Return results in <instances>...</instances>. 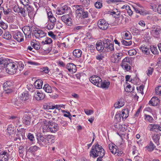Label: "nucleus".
Returning a JSON list of instances; mask_svg holds the SVG:
<instances>
[{
    "label": "nucleus",
    "instance_id": "1",
    "mask_svg": "<svg viewBox=\"0 0 161 161\" xmlns=\"http://www.w3.org/2000/svg\"><path fill=\"white\" fill-rule=\"evenodd\" d=\"M105 151L102 146L98 143L92 146L90 152V155L93 158H96L98 156H104Z\"/></svg>",
    "mask_w": 161,
    "mask_h": 161
},
{
    "label": "nucleus",
    "instance_id": "2",
    "mask_svg": "<svg viewBox=\"0 0 161 161\" xmlns=\"http://www.w3.org/2000/svg\"><path fill=\"white\" fill-rule=\"evenodd\" d=\"M43 131L45 132L55 133L59 129L58 125L51 122L44 123L42 126Z\"/></svg>",
    "mask_w": 161,
    "mask_h": 161
},
{
    "label": "nucleus",
    "instance_id": "3",
    "mask_svg": "<svg viewBox=\"0 0 161 161\" xmlns=\"http://www.w3.org/2000/svg\"><path fill=\"white\" fill-rule=\"evenodd\" d=\"M18 62H12L8 63L6 67V70L9 74L13 75L18 70Z\"/></svg>",
    "mask_w": 161,
    "mask_h": 161
},
{
    "label": "nucleus",
    "instance_id": "4",
    "mask_svg": "<svg viewBox=\"0 0 161 161\" xmlns=\"http://www.w3.org/2000/svg\"><path fill=\"white\" fill-rule=\"evenodd\" d=\"M12 35L14 39L18 42L24 41V35L20 31L16 30L12 31Z\"/></svg>",
    "mask_w": 161,
    "mask_h": 161
},
{
    "label": "nucleus",
    "instance_id": "5",
    "mask_svg": "<svg viewBox=\"0 0 161 161\" xmlns=\"http://www.w3.org/2000/svg\"><path fill=\"white\" fill-rule=\"evenodd\" d=\"M103 42L104 48L107 49V50L108 51L114 50V44L112 43L110 40L104 39L103 40Z\"/></svg>",
    "mask_w": 161,
    "mask_h": 161
},
{
    "label": "nucleus",
    "instance_id": "6",
    "mask_svg": "<svg viewBox=\"0 0 161 161\" xmlns=\"http://www.w3.org/2000/svg\"><path fill=\"white\" fill-rule=\"evenodd\" d=\"M98 27L102 30H105L107 29L109 27L108 22L104 19H101L97 22Z\"/></svg>",
    "mask_w": 161,
    "mask_h": 161
},
{
    "label": "nucleus",
    "instance_id": "7",
    "mask_svg": "<svg viewBox=\"0 0 161 161\" xmlns=\"http://www.w3.org/2000/svg\"><path fill=\"white\" fill-rule=\"evenodd\" d=\"M89 80L91 83L98 87H99L101 82L102 81V79L96 75L91 77Z\"/></svg>",
    "mask_w": 161,
    "mask_h": 161
},
{
    "label": "nucleus",
    "instance_id": "8",
    "mask_svg": "<svg viewBox=\"0 0 161 161\" xmlns=\"http://www.w3.org/2000/svg\"><path fill=\"white\" fill-rule=\"evenodd\" d=\"M62 20L67 25L70 26L72 24V19L70 15L65 14L61 17Z\"/></svg>",
    "mask_w": 161,
    "mask_h": 161
},
{
    "label": "nucleus",
    "instance_id": "9",
    "mask_svg": "<svg viewBox=\"0 0 161 161\" xmlns=\"http://www.w3.org/2000/svg\"><path fill=\"white\" fill-rule=\"evenodd\" d=\"M123 56V53L121 52L113 54L111 57L112 62L114 63H118L122 58Z\"/></svg>",
    "mask_w": 161,
    "mask_h": 161
},
{
    "label": "nucleus",
    "instance_id": "10",
    "mask_svg": "<svg viewBox=\"0 0 161 161\" xmlns=\"http://www.w3.org/2000/svg\"><path fill=\"white\" fill-rule=\"evenodd\" d=\"M46 33L42 30H35L34 33V35L36 38L40 39L46 36Z\"/></svg>",
    "mask_w": 161,
    "mask_h": 161
},
{
    "label": "nucleus",
    "instance_id": "11",
    "mask_svg": "<svg viewBox=\"0 0 161 161\" xmlns=\"http://www.w3.org/2000/svg\"><path fill=\"white\" fill-rule=\"evenodd\" d=\"M161 31V29L159 26L157 25L154 26L152 28L150 32L151 34L154 37L160 34Z\"/></svg>",
    "mask_w": 161,
    "mask_h": 161
},
{
    "label": "nucleus",
    "instance_id": "12",
    "mask_svg": "<svg viewBox=\"0 0 161 161\" xmlns=\"http://www.w3.org/2000/svg\"><path fill=\"white\" fill-rule=\"evenodd\" d=\"M77 17L81 19H84L88 17V13L87 12H85L83 9L81 10H78L77 11Z\"/></svg>",
    "mask_w": 161,
    "mask_h": 161
},
{
    "label": "nucleus",
    "instance_id": "13",
    "mask_svg": "<svg viewBox=\"0 0 161 161\" xmlns=\"http://www.w3.org/2000/svg\"><path fill=\"white\" fill-rule=\"evenodd\" d=\"M34 97L36 100L40 101L43 100L45 97V95L41 92L36 91L34 94Z\"/></svg>",
    "mask_w": 161,
    "mask_h": 161
},
{
    "label": "nucleus",
    "instance_id": "14",
    "mask_svg": "<svg viewBox=\"0 0 161 161\" xmlns=\"http://www.w3.org/2000/svg\"><path fill=\"white\" fill-rule=\"evenodd\" d=\"M66 68L72 74L75 73L77 70L76 66L72 63L67 64L66 65Z\"/></svg>",
    "mask_w": 161,
    "mask_h": 161
},
{
    "label": "nucleus",
    "instance_id": "15",
    "mask_svg": "<svg viewBox=\"0 0 161 161\" xmlns=\"http://www.w3.org/2000/svg\"><path fill=\"white\" fill-rule=\"evenodd\" d=\"M31 117L28 113L25 114L23 118V122L24 124L29 125L31 123Z\"/></svg>",
    "mask_w": 161,
    "mask_h": 161
},
{
    "label": "nucleus",
    "instance_id": "16",
    "mask_svg": "<svg viewBox=\"0 0 161 161\" xmlns=\"http://www.w3.org/2000/svg\"><path fill=\"white\" fill-rule=\"evenodd\" d=\"M12 83L11 81H7L3 84V87L5 91L9 90V91L6 92V93H8L12 92L11 90H10L11 87L12 86Z\"/></svg>",
    "mask_w": 161,
    "mask_h": 161
},
{
    "label": "nucleus",
    "instance_id": "17",
    "mask_svg": "<svg viewBox=\"0 0 161 161\" xmlns=\"http://www.w3.org/2000/svg\"><path fill=\"white\" fill-rule=\"evenodd\" d=\"M25 7L26 8L28 12V16L30 18H32L33 17V15L35 14L34 8L33 7L28 5L25 6Z\"/></svg>",
    "mask_w": 161,
    "mask_h": 161
},
{
    "label": "nucleus",
    "instance_id": "18",
    "mask_svg": "<svg viewBox=\"0 0 161 161\" xmlns=\"http://www.w3.org/2000/svg\"><path fill=\"white\" fill-rule=\"evenodd\" d=\"M8 153L5 151L2 152L0 154V161H8Z\"/></svg>",
    "mask_w": 161,
    "mask_h": 161
},
{
    "label": "nucleus",
    "instance_id": "19",
    "mask_svg": "<svg viewBox=\"0 0 161 161\" xmlns=\"http://www.w3.org/2000/svg\"><path fill=\"white\" fill-rule=\"evenodd\" d=\"M108 147L111 153L113 154H115L118 152L119 150L117 146L112 143L109 144L108 145Z\"/></svg>",
    "mask_w": 161,
    "mask_h": 161
},
{
    "label": "nucleus",
    "instance_id": "20",
    "mask_svg": "<svg viewBox=\"0 0 161 161\" xmlns=\"http://www.w3.org/2000/svg\"><path fill=\"white\" fill-rule=\"evenodd\" d=\"M129 111L128 108L123 109L121 111V117L123 120H125L129 115Z\"/></svg>",
    "mask_w": 161,
    "mask_h": 161
},
{
    "label": "nucleus",
    "instance_id": "21",
    "mask_svg": "<svg viewBox=\"0 0 161 161\" xmlns=\"http://www.w3.org/2000/svg\"><path fill=\"white\" fill-rule=\"evenodd\" d=\"M159 103V100L157 97H153L149 102V104L153 106H156Z\"/></svg>",
    "mask_w": 161,
    "mask_h": 161
},
{
    "label": "nucleus",
    "instance_id": "22",
    "mask_svg": "<svg viewBox=\"0 0 161 161\" xmlns=\"http://www.w3.org/2000/svg\"><path fill=\"white\" fill-rule=\"evenodd\" d=\"M159 125L157 124H149L147 127V129L150 131H154L156 130H158Z\"/></svg>",
    "mask_w": 161,
    "mask_h": 161
},
{
    "label": "nucleus",
    "instance_id": "23",
    "mask_svg": "<svg viewBox=\"0 0 161 161\" xmlns=\"http://www.w3.org/2000/svg\"><path fill=\"white\" fill-rule=\"evenodd\" d=\"M110 84V82L108 81L105 80L101 82L98 87L103 89H107L109 87Z\"/></svg>",
    "mask_w": 161,
    "mask_h": 161
},
{
    "label": "nucleus",
    "instance_id": "24",
    "mask_svg": "<svg viewBox=\"0 0 161 161\" xmlns=\"http://www.w3.org/2000/svg\"><path fill=\"white\" fill-rule=\"evenodd\" d=\"M43 82L41 80H37L34 82V85L36 88L41 89L42 87Z\"/></svg>",
    "mask_w": 161,
    "mask_h": 161
},
{
    "label": "nucleus",
    "instance_id": "25",
    "mask_svg": "<svg viewBox=\"0 0 161 161\" xmlns=\"http://www.w3.org/2000/svg\"><path fill=\"white\" fill-rule=\"evenodd\" d=\"M96 47L97 50L100 52H102L104 48L101 41H97L96 43Z\"/></svg>",
    "mask_w": 161,
    "mask_h": 161
},
{
    "label": "nucleus",
    "instance_id": "26",
    "mask_svg": "<svg viewBox=\"0 0 161 161\" xmlns=\"http://www.w3.org/2000/svg\"><path fill=\"white\" fill-rule=\"evenodd\" d=\"M22 31L25 35H30L31 32V30L29 26H25L22 28Z\"/></svg>",
    "mask_w": 161,
    "mask_h": 161
},
{
    "label": "nucleus",
    "instance_id": "27",
    "mask_svg": "<svg viewBox=\"0 0 161 161\" xmlns=\"http://www.w3.org/2000/svg\"><path fill=\"white\" fill-rule=\"evenodd\" d=\"M46 140L47 144L48 143H52L54 142V136L52 135H47L46 136Z\"/></svg>",
    "mask_w": 161,
    "mask_h": 161
},
{
    "label": "nucleus",
    "instance_id": "28",
    "mask_svg": "<svg viewBox=\"0 0 161 161\" xmlns=\"http://www.w3.org/2000/svg\"><path fill=\"white\" fill-rule=\"evenodd\" d=\"M125 104L124 101L121 99L118 101L114 105V107L116 108H120L123 106Z\"/></svg>",
    "mask_w": 161,
    "mask_h": 161
},
{
    "label": "nucleus",
    "instance_id": "29",
    "mask_svg": "<svg viewBox=\"0 0 161 161\" xmlns=\"http://www.w3.org/2000/svg\"><path fill=\"white\" fill-rule=\"evenodd\" d=\"M29 95L27 92H23L20 95V98L22 101H25L29 99Z\"/></svg>",
    "mask_w": 161,
    "mask_h": 161
},
{
    "label": "nucleus",
    "instance_id": "30",
    "mask_svg": "<svg viewBox=\"0 0 161 161\" xmlns=\"http://www.w3.org/2000/svg\"><path fill=\"white\" fill-rule=\"evenodd\" d=\"M73 54L75 58L80 57L82 54V51L80 49H75L73 52Z\"/></svg>",
    "mask_w": 161,
    "mask_h": 161
},
{
    "label": "nucleus",
    "instance_id": "31",
    "mask_svg": "<svg viewBox=\"0 0 161 161\" xmlns=\"http://www.w3.org/2000/svg\"><path fill=\"white\" fill-rule=\"evenodd\" d=\"M160 138V136L158 134H155L153 136V140L157 145H158L159 144V140Z\"/></svg>",
    "mask_w": 161,
    "mask_h": 161
},
{
    "label": "nucleus",
    "instance_id": "32",
    "mask_svg": "<svg viewBox=\"0 0 161 161\" xmlns=\"http://www.w3.org/2000/svg\"><path fill=\"white\" fill-rule=\"evenodd\" d=\"M39 148L36 146H34L30 147L28 150V152L31 153H32L34 154L37 151Z\"/></svg>",
    "mask_w": 161,
    "mask_h": 161
},
{
    "label": "nucleus",
    "instance_id": "33",
    "mask_svg": "<svg viewBox=\"0 0 161 161\" xmlns=\"http://www.w3.org/2000/svg\"><path fill=\"white\" fill-rule=\"evenodd\" d=\"M31 45L32 47L36 50H38L40 48V45L39 43L38 42H36V41L31 42Z\"/></svg>",
    "mask_w": 161,
    "mask_h": 161
},
{
    "label": "nucleus",
    "instance_id": "34",
    "mask_svg": "<svg viewBox=\"0 0 161 161\" xmlns=\"http://www.w3.org/2000/svg\"><path fill=\"white\" fill-rule=\"evenodd\" d=\"M43 89L45 92L47 93H51L52 92V87L48 84L44 85L43 87Z\"/></svg>",
    "mask_w": 161,
    "mask_h": 161
},
{
    "label": "nucleus",
    "instance_id": "35",
    "mask_svg": "<svg viewBox=\"0 0 161 161\" xmlns=\"http://www.w3.org/2000/svg\"><path fill=\"white\" fill-rule=\"evenodd\" d=\"M12 102L15 106L19 107H21L22 106V102L21 101L20 99L19 98L17 99V98L13 99L12 100Z\"/></svg>",
    "mask_w": 161,
    "mask_h": 161
},
{
    "label": "nucleus",
    "instance_id": "36",
    "mask_svg": "<svg viewBox=\"0 0 161 161\" xmlns=\"http://www.w3.org/2000/svg\"><path fill=\"white\" fill-rule=\"evenodd\" d=\"M144 116V119L146 121L150 123H152L154 121L153 118L150 115L145 114Z\"/></svg>",
    "mask_w": 161,
    "mask_h": 161
},
{
    "label": "nucleus",
    "instance_id": "37",
    "mask_svg": "<svg viewBox=\"0 0 161 161\" xmlns=\"http://www.w3.org/2000/svg\"><path fill=\"white\" fill-rule=\"evenodd\" d=\"M56 23L48 21V24L45 27L48 30H52L54 28Z\"/></svg>",
    "mask_w": 161,
    "mask_h": 161
},
{
    "label": "nucleus",
    "instance_id": "38",
    "mask_svg": "<svg viewBox=\"0 0 161 161\" xmlns=\"http://www.w3.org/2000/svg\"><path fill=\"white\" fill-rule=\"evenodd\" d=\"M3 38L7 40H9L12 38L10 33L8 31L5 32L3 35Z\"/></svg>",
    "mask_w": 161,
    "mask_h": 161
},
{
    "label": "nucleus",
    "instance_id": "39",
    "mask_svg": "<svg viewBox=\"0 0 161 161\" xmlns=\"http://www.w3.org/2000/svg\"><path fill=\"white\" fill-rule=\"evenodd\" d=\"M80 1L83 7H86L90 4L89 0H80Z\"/></svg>",
    "mask_w": 161,
    "mask_h": 161
},
{
    "label": "nucleus",
    "instance_id": "40",
    "mask_svg": "<svg viewBox=\"0 0 161 161\" xmlns=\"http://www.w3.org/2000/svg\"><path fill=\"white\" fill-rule=\"evenodd\" d=\"M126 41L125 40H123L121 41V42L124 45L126 46H130L132 45V42L130 40H127Z\"/></svg>",
    "mask_w": 161,
    "mask_h": 161
},
{
    "label": "nucleus",
    "instance_id": "41",
    "mask_svg": "<svg viewBox=\"0 0 161 161\" xmlns=\"http://www.w3.org/2000/svg\"><path fill=\"white\" fill-rule=\"evenodd\" d=\"M18 13H20L21 14L23 17H25L27 15V12L25 10V9L21 7H20L19 8V10Z\"/></svg>",
    "mask_w": 161,
    "mask_h": 161
},
{
    "label": "nucleus",
    "instance_id": "42",
    "mask_svg": "<svg viewBox=\"0 0 161 161\" xmlns=\"http://www.w3.org/2000/svg\"><path fill=\"white\" fill-rule=\"evenodd\" d=\"M120 65L125 70L129 71L130 69V66L128 64H120Z\"/></svg>",
    "mask_w": 161,
    "mask_h": 161
},
{
    "label": "nucleus",
    "instance_id": "43",
    "mask_svg": "<svg viewBox=\"0 0 161 161\" xmlns=\"http://www.w3.org/2000/svg\"><path fill=\"white\" fill-rule=\"evenodd\" d=\"M52 42V40L51 38L47 37L44 41L42 42V44H49L51 43Z\"/></svg>",
    "mask_w": 161,
    "mask_h": 161
},
{
    "label": "nucleus",
    "instance_id": "44",
    "mask_svg": "<svg viewBox=\"0 0 161 161\" xmlns=\"http://www.w3.org/2000/svg\"><path fill=\"white\" fill-rule=\"evenodd\" d=\"M147 148L150 151H153L155 147V146L154 145L152 142H150L147 147Z\"/></svg>",
    "mask_w": 161,
    "mask_h": 161
},
{
    "label": "nucleus",
    "instance_id": "45",
    "mask_svg": "<svg viewBox=\"0 0 161 161\" xmlns=\"http://www.w3.org/2000/svg\"><path fill=\"white\" fill-rule=\"evenodd\" d=\"M83 28V26L80 25H75L73 28V31L74 32H78L81 30Z\"/></svg>",
    "mask_w": 161,
    "mask_h": 161
},
{
    "label": "nucleus",
    "instance_id": "46",
    "mask_svg": "<svg viewBox=\"0 0 161 161\" xmlns=\"http://www.w3.org/2000/svg\"><path fill=\"white\" fill-rule=\"evenodd\" d=\"M150 49L152 53L154 54H157L158 53V51L157 47L154 46L151 47Z\"/></svg>",
    "mask_w": 161,
    "mask_h": 161
},
{
    "label": "nucleus",
    "instance_id": "47",
    "mask_svg": "<svg viewBox=\"0 0 161 161\" xmlns=\"http://www.w3.org/2000/svg\"><path fill=\"white\" fill-rule=\"evenodd\" d=\"M154 68L153 67H149L148 68L147 70L146 71L147 75L149 76L152 75L153 72Z\"/></svg>",
    "mask_w": 161,
    "mask_h": 161
},
{
    "label": "nucleus",
    "instance_id": "48",
    "mask_svg": "<svg viewBox=\"0 0 161 161\" xmlns=\"http://www.w3.org/2000/svg\"><path fill=\"white\" fill-rule=\"evenodd\" d=\"M61 7L64 13H66L68 12H69L71 10L70 8L67 5H64Z\"/></svg>",
    "mask_w": 161,
    "mask_h": 161
},
{
    "label": "nucleus",
    "instance_id": "49",
    "mask_svg": "<svg viewBox=\"0 0 161 161\" xmlns=\"http://www.w3.org/2000/svg\"><path fill=\"white\" fill-rule=\"evenodd\" d=\"M120 113V112H117L115 115V118L117 120V122H119L121 120V115Z\"/></svg>",
    "mask_w": 161,
    "mask_h": 161
},
{
    "label": "nucleus",
    "instance_id": "50",
    "mask_svg": "<svg viewBox=\"0 0 161 161\" xmlns=\"http://www.w3.org/2000/svg\"><path fill=\"white\" fill-rule=\"evenodd\" d=\"M14 128L12 125H9L7 129V132L10 134L12 133L14 130Z\"/></svg>",
    "mask_w": 161,
    "mask_h": 161
},
{
    "label": "nucleus",
    "instance_id": "51",
    "mask_svg": "<svg viewBox=\"0 0 161 161\" xmlns=\"http://www.w3.org/2000/svg\"><path fill=\"white\" fill-rule=\"evenodd\" d=\"M140 49L143 53H144L146 54H148V48L145 47V46H141L140 47Z\"/></svg>",
    "mask_w": 161,
    "mask_h": 161
},
{
    "label": "nucleus",
    "instance_id": "52",
    "mask_svg": "<svg viewBox=\"0 0 161 161\" xmlns=\"http://www.w3.org/2000/svg\"><path fill=\"white\" fill-rule=\"evenodd\" d=\"M39 139V140L40 141H41L45 145L47 144L46 136H40Z\"/></svg>",
    "mask_w": 161,
    "mask_h": 161
},
{
    "label": "nucleus",
    "instance_id": "53",
    "mask_svg": "<svg viewBox=\"0 0 161 161\" xmlns=\"http://www.w3.org/2000/svg\"><path fill=\"white\" fill-rule=\"evenodd\" d=\"M130 59L129 57H127L124 58L122 60L121 64H128L130 62Z\"/></svg>",
    "mask_w": 161,
    "mask_h": 161
},
{
    "label": "nucleus",
    "instance_id": "54",
    "mask_svg": "<svg viewBox=\"0 0 161 161\" xmlns=\"http://www.w3.org/2000/svg\"><path fill=\"white\" fill-rule=\"evenodd\" d=\"M144 88V86L142 85H141L139 87H137V89L138 90V91L140 93H141L142 94H144L143 92V89Z\"/></svg>",
    "mask_w": 161,
    "mask_h": 161
},
{
    "label": "nucleus",
    "instance_id": "55",
    "mask_svg": "<svg viewBox=\"0 0 161 161\" xmlns=\"http://www.w3.org/2000/svg\"><path fill=\"white\" fill-rule=\"evenodd\" d=\"M28 138L31 141H34L35 140L34 136L33 134L29 133L27 136Z\"/></svg>",
    "mask_w": 161,
    "mask_h": 161
},
{
    "label": "nucleus",
    "instance_id": "56",
    "mask_svg": "<svg viewBox=\"0 0 161 161\" xmlns=\"http://www.w3.org/2000/svg\"><path fill=\"white\" fill-rule=\"evenodd\" d=\"M155 93L157 95L161 96V86H159L156 88Z\"/></svg>",
    "mask_w": 161,
    "mask_h": 161
},
{
    "label": "nucleus",
    "instance_id": "57",
    "mask_svg": "<svg viewBox=\"0 0 161 161\" xmlns=\"http://www.w3.org/2000/svg\"><path fill=\"white\" fill-rule=\"evenodd\" d=\"M104 58V56L102 54H98L96 56V59L99 62L102 60Z\"/></svg>",
    "mask_w": 161,
    "mask_h": 161
},
{
    "label": "nucleus",
    "instance_id": "58",
    "mask_svg": "<svg viewBox=\"0 0 161 161\" xmlns=\"http://www.w3.org/2000/svg\"><path fill=\"white\" fill-rule=\"evenodd\" d=\"M95 7L97 8H100L102 6V3L99 1H97L95 3Z\"/></svg>",
    "mask_w": 161,
    "mask_h": 161
},
{
    "label": "nucleus",
    "instance_id": "59",
    "mask_svg": "<svg viewBox=\"0 0 161 161\" xmlns=\"http://www.w3.org/2000/svg\"><path fill=\"white\" fill-rule=\"evenodd\" d=\"M62 7L58 8L56 11V13L58 15H61L64 14Z\"/></svg>",
    "mask_w": 161,
    "mask_h": 161
},
{
    "label": "nucleus",
    "instance_id": "60",
    "mask_svg": "<svg viewBox=\"0 0 161 161\" xmlns=\"http://www.w3.org/2000/svg\"><path fill=\"white\" fill-rule=\"evenodd\" d=\"M128 53L130 56H132L136 55V52L135 49H132L129 50Z\"/></svg>",
    "mask_w": 161,
    "mask_h": 161
},
{
    "label": "nucleus",
    "instance_id": "61",
    "mask_svg": "<svg viewBox=\"0 0 161 161\" xmlns=\"http://www.w3.org/2000/svg\"><path fill=\"white\" fill-rule=\"evenodd\" d=\"M0 26L4 30L8 28V25L3 21H0Z\"/></svg>",
    "mask_w": 161,
    "mask_h": 161
},
{
    "label": "nucleus",
    "instance_id": "62",
    "mask_svg": "<svg viewBox=\"0 0 161 161\" xmlns=\"http://www.w3.org/2000/svg\"><path fill=\"white\" fill-rule=\"evenodd\" d=\"M18 69H19V71L22 70L24 67V64L21 62H18Z\"/></svg>",
    "mask_w": 161,
    "mask_h": 161
},
{
    "label": "nucleus",
    "instance_id": "63",
    "mask_svg": "<svg viewBox=\"0 0 161 161\" xmlns=\"http://www.w3.org/2000/svg\"><path fill=\"white\" fill-rule=\"evenodd\" d=\"M20 7H19L18 5H15L13 7V10L14 12L18 13Z\"/></svg>",
    "mask_w": 161,
    "mask_h": 161
},
{
    "label": "nucleus",
    "instance_id": "64",
    "mask_svg": "<svg viewBox=\"0 0 161 161\" xmlns=\"http://www.w3.org/2000/svg\"><path fill=\"white\" fill-rule=\"evenodd\" d=\"M125 39L127 40H130L131 38V35L129 32H125L124 35Z\"/></svg>",
    "mask_w": 161,
    "mask_h": 161
}]
</instances>
